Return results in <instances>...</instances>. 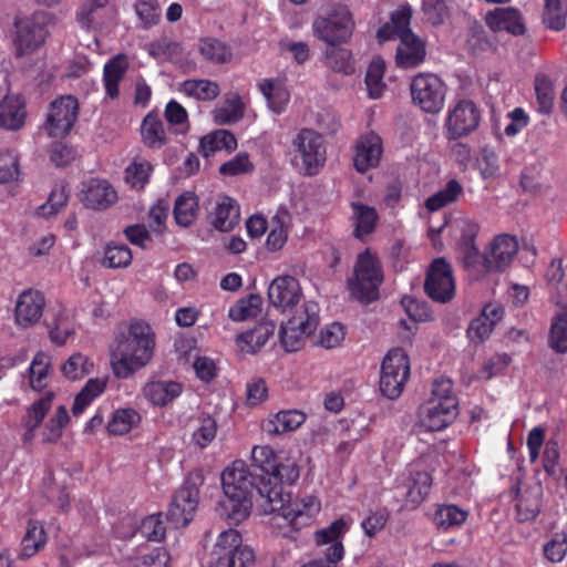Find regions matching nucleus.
<instances>
[{
    "instance_id": "obj_1",
    "label": "nucleus",
    "mask_w": 567,
    "mask_h": 567,
    "mask_svg": "<svg viewBox=\"0 0 567 567\" xmlns=\"http://www.w3.org/2000/svg\"><path fill=\"white\" fill-rule=\"evenodd\" d=\"M154 336L151 327L143 321L131 323L126 333L121 334L111 346V367L118 379H127L144 368L153 357Z\"/></svg>"
},
{
    "instance_id": "obj_2",
    "label": "nucleus",
    "mask_w": 567,
    "mask_h": 567,
    "mask_svg": "<svg viewBox=\"0 0 567 567\" xmlns=\"http://www.w3.org/2000/svg\"><path fill=\"white\" fill-rule=\"evenodd\" d=\"M225 499L220 502L221 515L231 523L245 520L251 512V492L255 478L249 466L241 460L234 461L221 473Z\"/></svg>"
},
{
    "instance_id": "obj_3",
    "label": "nucleus",
    "mask_w": 567,
    "mask_h": 567,
    "mask_svg": "<svg viewBox=\"0 0 567 567\" xmlns=\"http://www.w3.org/2000/svg\"><path fill=\"white\" fill-rule=\"evenodd\" d=\"M384 276L379 258L370 250L359 254L353 266V275L347 281L350 296L370 303L379 298V288Z\"/></svg>"
},
{
    "instance_id": "obj_4",
    "label": "nucleus",
    "mask_w": 567,
    "mask_h": 567,
    "mask_svg": "<svg viewBox=\"0 0 567 567\" xmlns=\"http://www.w3.org/2000/svg\"><path fill=\"white\" fill-rule=\"evenodd\" d=\"M311 30L315 38L328 45L346 43L354 30L353 16L348 6L333 2L312 20Z\"/></svg>"
},
{
    "instance_id": "obj_5",
    "label": "nucleus",
    "mask_w": 567,
    "mask_h": 567,
    "mask_svg": "<svg viewBox=\"0 0 567 567\" xmlns=\"http://www.w3.org/2000/svg\"><path fill=\"white\" fill-rule=\"evenodd\" d=\"M319 324V306L313 301L303 302L289 320L281 326L279 338L286 351H297L305 339L311 336Z\"/></svg>"
},
{
    "instance_id": "obj_6",
    "label": "nucleus",
    "mask_w": 567,
    "mask_h": 567,
    "mask_svg": "<svg viewBox=\"0 0 567 567\" xmlns=\"http://www.w3.org/2000/svg\"><path fill=\"white\" fill-rule=\"evenodd\" d=\"M254 551L241 545V536L236 529L219 534L210 554L209 567H252Z\"/></svg>"
},
{
    "instance_id": "obj_7",
    "label": "nucleus",
    "mask_w": 567,
    "mask_h": 567,
    "mask_svg": "<svg viewBox=\"0 0 567 567\" xmlns=\"http://www.w3.org/2000/svg\"><path fill=\"white\" fill-rule=\"evenodd\" d=\"M252 464L262 472L261 478H274L287 482L288 485L295 483L300 471L297 462L282 454H277L268 445H257L251 451Z\"/></svg>"
},
{
    "instance_id": "obj_8",
    "label": "nucleus",
    "mask_w": 567,
    "mask_h": 567,
    "mask_svg": "<svg viewBox=\"0 0 567 567\" xmlns=\"http://www.w3.org/2000/svg\"><path fill=\"white\" fill-rule=\"evenodd\" d=\"M410 360L406 353L394 348L383 359L380 375V391L388 399L399 398L410 377Z\"/></svg>"
},
{
    "instance_id": "obj_9",
    "label": "nucleus",
    "mask_w": 567,
    "mask_h": 567,
    "mask_svg": "<svg viewBox=\"0 0 567 567\" xmlns=\"http://www.w3.org/2000/svg\"><path fill=\"white\" fill-rule=\"evenodd\" d=\"M296 158L301 161V169L306 175L319 173L326 163V146L322 136L313 130L303 128L292 138Z\"/></svg>"
},
{
    "instance_id": "obj_10",
    "label": "nucleus",
    "mask_w": 567,
    "mask_h": 567,
    "mask_svg": "<svg viewBox=\"0 0 567 567\" xmlns=\"http://www.w3.org/2000/svg\"><path fill=\"white\" fill-rule=\"evenodd\" d=\"M411 96L415 105L426 113H437L445 100V86L433 73H419L411 82Z\"/></svg>"
},
{
    "instance_id": "obj_11",
    "label": "nucleus",
    "mask_w": 567,
    "mask_h": 567,
    "mask_svg": "<svg viewBox=\"0 0 567 567\" xmlns=\"http://www.w3.org/2000/svg\"><path fill=\"white\" fill-rule=\"evenodd\" d=\"M14 27L17 55L30 54L43 44L47 37L45 14L43 12H35L29 17H17Z\"/></svg>"
},
{
    "instance_id": "obj_12",
    "label": "nucleus",
    "mask_w": 567,
    "mask_h": 567,
    "mask_svg": "<svg viewBox=\"0 0 567 567\" xmlns=\"http://www.w3.org/2000/svg\"><path fill=\"white\" fill-rule=\"evenodd\" d=\"M78 115V100L72 95L61 96L50 103L43 130L51 137H64L71 132Z\"/></svg>"
},
{
    "instance_id": "obj_13",
    "label": "nucleus",
    "mask_w": 567,
    "mask_h": 567,
    "mask_svg": "<svg viewBox=\"0 0 567 567\" xmlns=\"http://www.w3.org/2000/svg\"><path fill=\"white\" fill-rule=\"evenodd\" d=\"M424 291L435 302L446 303L455 295V280L451 265L444 258H436L429 267Z\"/></svg>"
},
{
    "instance_id": "obj_14",
    "label": "nucleus",
    "mask_w": 567,
    "mask_h": 567,
    "mask_svg": "<svg viewBox=\"0 0 567 567\" xmlns=\"http://www.w3.org/2000/svg\"><path fill=\"white\" fill-rule=\"evenodd\" d=\"M481 120L477 106L470 100H460L447 113L445 127L450 138H460L475 131Z\"/></svg>"
},
{
    "instance_id": "obj_15",
    "label": "nucleus",
    "mask_w": 567,
    "mask_h": 567,
    "mask_svg": "<svg viewBox=\"0 0 567 567\" xmlns=\"http://www.w3.org/2000/svg\"><path fill=\"white\" fill-rule=\"evenodd\" d=\"M287 482L274 478H261L256 485L260 497V506L266 514L277 513L274 519L284 518L291 501V493L285 486Z\"/></svg>"
},
{
    "instance_id": "obj_16",
    "label": "nucleus",
    "mask_w": 567,
    "mask_h": 567,
    "mask_svg": "<svg viewBox=\"0 0 567 567\" xmlns=\"http://www.w3.org/2000/svg\"><path fill=\"white\" fill-rule=\"evenodd\" d=\"M45 307V298L43 293L37 289H25L17 298L14 306V323L22 328L28 329L35 326Z\"/></svg>"
},
{
    "instance_id": "obj_17",
    "label": "nucleus",
    "mask_w": 567,
    "mask_h": 567,
    "mask_svg": "<svg viewBox=\"0 0 567 567\" xmlns=\"http://www.w3.org/2000/svg\"><path fill=\"white\" fill-rule=\"evenodd\" d=\"M347 530V523L340 518L315 533L316 544L322 548L323 560L337 566V563L343 558L344 548L341 539Z\"/></svg>"
},
{
    "instance_id": "obj_18",
    "label": "nucleus",
    "mask_w": 567,
    "mask_h": 567,
    "mask_svg": "<svg viewBox=\"0 0 567 567\" xmlns=\"http://www.w3.org/2000/svg\"><path fill=\"white\" fill-rule=\"evenodd\" d=\"M517 251L518 241L516 237L506 234L496 236L484 255V266L486 270H505L514 260Z\"/></svg>"
},
{
    "instance_id": "obj_19",
    "label": "nucleus",
    "mask_w": 567,
    "mask_h": 567,
    "mask_svg": "<svg viewBox=\"0 0 567 567\" xmlns=\"http://www.w3.org/2000/svg\"><path fill=\"white\" fill-rule=\"evenodd\" d=\"M457 415V400L449 399L444 403L429 400L420 410L422 426L427 431L445 429Z\"/></svg>"
},
{
    "instance_id": "obj_20",
    "label": "nucleus",
    "mask_w": 567,
    "mask_h": 567,
    "mask_svg": "<svg viewBox=\"0 0 567 567\" xmlns=\"http://www.w3.org/2000/svg\"><path fill=\"white\" fill-rule=\"evenodd\" d=\"M299 281L292 276H281L272 280L268 288L270 303L282 311L292 309L301 300Z\"/></svg>"
},
{
    "instance_id": "obj_21",
    "label": "nucleus",
    "mask_w": 567,
    "mask_h": 567,
    "mask_svg": "<svg viewBox=\"0 0 567 567\" xmlns=\"http://www.w3.org/2000/svg\"><path fill=\"white\" fill-rule=\"evenodd\" d=\"M426 58V43L414 32H405L399 39L395 50V64L401 69H415Z\"/></svg>"
},
{
    "instance_id": "obj_22",
    "label": "nucleus",
    "mask_w": 567,
    "mask_h": 567,
    "mask_svg": "<svg viewBox=\"0 0 567 567\" xmlns=\"http://www.w3.org/2000/svg\"><path fill=\"white\" fill-rule=\"evenodd\" d=\"M383 144L381 137L374 132L362 135L355 144L353 164L359 173L375 168L381 161Z\"/></svg>"
},
{
    "instance_id": "obj_23",
    "label": "nucleus",
    "mask_w": 567,
    "mask_h": 567,
    "mask_svg": "<svg viewBox=\"0 0 567 567\" xmlns=\"http://www.w3.org/2000/svg\"><path fill=\"white\" fill-rule=\"evenodd\" d=\"M81 200L87 208L103 210L116 203L117 193L107 181L92 178L84 184Z\"/></svg>"
},
{
    "instance_id": "obj_24",
    "label": "nucleus",
    "mask_w": 567,
    "mask_h": 567,
    "mask_svg": "<svg viewBox=\"0 0 567 567\" xmlns=\"http://www.w3.org/2000/svg\"><path fill=\"white\" fill-rule=\"evenodd\" d=\"M320 509V501L313 495H307L295 502L290 501L282 519L288 523L292 530H298L310 525Z\"/></svg>"
},
{
    "instance_id": "obj_25",
    "label": "nucleus",
    "mask_w": 567,
    "mask_h": 567,
    "mask_svg": "<svg viewBox=\"0 0 567 567\" xmlns=\"http://www.w3.org/2000/svg\"><path fill=\"white\" fill-rule=\"evenodd\" d=\"M110 0H85L80 7L76 20L86 30L102 28L114 18V10L109 7Z\"/></svg>"
},
{
    "instance_id": "obj_26",
    "label": "nucleus",
    "mask_w": 567,
    "mask_h": 567,
    "mask_svg": "<svg viewBox=\"0 0 567 567\" xmlns=\"http://www.w3.org/2000/svg\"><path fill=\"white\" fill-rule=\"evenodd\" d=\"M307 419L306 413L300 410H282L266 419L261 430L268 436H276L296 431Z\"/></svg>"
},
{
    "instance_id": "obj_27",
    "label": "nucleus",
    "mask_w": 567,
    "mask_h": 567,
    "mask_svg": "<svg viewBox=\"0 0 567 567\" xmlns=\"http://www.w3.org/2000/svg\"><path fill=\"white\" fill-rule=\"evenodd\" d=\"M487 25L495 32L507 31L514 35L525 32L523 18L517 9L514 8H496L485 16Z\"/></svg>"
},
{
    "instance_id": "obj_28",
    "label": "nucleus",
    "mask_w": 567,
    "mask_h": 567,
    "mask_svg": "<svg viewBox=\"0 0 567 567\" xmlns=\"http://www.w3.org/2000/svg\"><path fill=\"white\" fill-rule=\"evenodd\" d=\"M142 392L153 406H166L182 394L183 384L176 381H150Z\"/></svg>"
},
{
    "instance_id": "obj_29",
    "label": "nucleus",
    "mask_w": 567,
    "mask_h": 567,
    "mask_svg": "<svg viewBox=\"0 0 567 567\" xmlns=\"http://www.w3.org/2000/svg\"><path fill=\"white\" fill-rule=\"evenodd\" d=\"M24 101L20 95H6L0 102V125L10 131L20 130L25 121Z\"/></svg>"
},
{
    "instance_id": "obj_30",
    "label": "nucleus",
    "mask_w": 567,
    "mask_h": 567,
    "mask_svg": "<svg viewBox=\"0 0 567 567\" xmlns=\"http://www.w3.org/2000/svg\"><path fill=\"white\" fill-rule=\"evenodd\" d=\"M210 219L214 227L220 231H230L239 220V207L228 196H218Z\"/></svg>"
},
{
    "instance_id": "obj_31",
    "label": "nucleus",
    "mask_w": 567,
    "mask_h": 567,
    "mask_svg": "<svg viewBox=\"0 0 567 567\" xmlns=\"http://www.w3.org/2000/svg\"><path fill=\"white\" fill-rule=\"evenodd\" d=\"M204 483L202 471L194 470L188 473L187 478L181 488L176 492L173 504L184 507L186 513H195L198 505L199 486Z\"/></svg>"
},
{
    "instance_id": "obj_32",
    "label": "nucleus",
    "mask_w": 567,
    "mask_h": 567,
    "mask_svg": "<svg viewBox=\"0 0 567 567\" xmlns=\"http://www.w3.org/2000/svg\"><path fill=\"white\" fill-rule=\"evenodd\" d=\"M432 476L425 471L411 472L405 483V504L411 508L417 507L430 494Z\"/></svg>"
},
{
    "instance_id": "obj_33",
    "label": "nucleus",
    "mask_w": 567,
    "mask_h": 567,
    "mask_svg": "<svg viewBox=\"0 0 567 567\" xmlns=\"http://www.w3.org/2000/svg\"><path fill=\"white\" fill-rule=\"evenodd\" d=\"M275 324L271 321H264L254 329L238 336L237 346L246 353H256L275 332Z\"/></svg>"
},
{
    "instance_id": "obj_34",
    "label": "nucleus",
    "mask_w": 567,
    "mask_h": 567,
    "mask_svg": "<svg viewBox=\"0 0 567 567\" xmlns=\"http://www.w3.org/2000/svg\"><path fill=\"white\" fill-rule=\"evenodd\" d=\"M179 92L198 101H213L219 93V84L208 79H189L179 84Z\"/></svg>"
},
{
    "instance_id": "obj_35",
    "label": "nucleus",
    "mask_w": 567,
    "mask_h": 567,
    "mask_svg": "<svg viewBox=\"0 0 567 567\" xmlns=\"http://www.w3.org/2000/svg\"><path fill=\"white\" fill-rule=\"evenodd\" d=\"M237 147V140L233 133L226 130L214 131L200 138L198 151L208 157L215 152L227 151L231 152Z\"/></svg>"
},
{
    "instance_id": "obj_36",
    "label": "nucleus",
    "mask_w": 567,
    "mask_h": 567,
    "mask_svg": "<svg viewBox=\"0 0 567 567\" xmlns=\"http://www.w3.org/2000/svg\"><path fill=\"white\" fill-rule=\"evenodd\" d=\"M128 68V59L124 54H117L104 65L103 81L106 94L114 99L118 95V84Z\"/></svg>"
},
{
    "instance_id": "obj_37",
    "label": "nucleus",
    "mask_w": 567,
    "mask_h": 567,
    "mask_svg": "<svg viewBox=\"0 0 567 567\" xmlns=\"http://www.w3.org/2000/svg\"><path fill=\"white\" fill-rule=\"evenodd\" d=\"M290 223L291 216L288 210L279 208L271 218V228L266 240L268 250L277 251L285 246L288 238V228Z\"/></svg>"
},
{
    "instance_id": "obj_38",
    "label": "nucleus",
    "mask_w": 567,
    "mask_h": 567,
    "mask_svg": "<svg viewBox=\"0 0 567 567\" xmlns=\"http://www.w3.org/2000/svg\"><path fill=\"white\" fill-rule=\"evenodd\" d=\"M259 90L267 100L268 107L276 114L286 110L290 94L278 81L265 79L259 83Z\"/></svg>"
},
{
    "instance_id": "obj_39",
    "label": "nucleus",
    "mask_w": 567,
    "mask_h": 567,
    "mask_svg": "<svg viewBox=\"0 0 567 567\" xmlns=\"http://www.w3.org/2000/svg\"><path fill=\"white\" fill-rule=\"evenodd\" d=\"M141 136L143 144L153 150L163 147L167 142L164 124L154 114H147L142 121Z\"/></svg>"
},
{
    "instance_id": "obj_40",
    "label": "nucleus",
    "mask_w": 567,
    "mask_h": 567,
    "mask_svg": "<svg viewBox=\"0 0 567 567\" xmlns=\"http://www.w3.org/2000/svg\"><path fill=\"white\" fill-rule=\"evenodd\" d=\"M198 51L204 60L213 64H224L233 58L230 48L223 41L212 37L199 40Z\"/></svg>"
},
{
    "instance_id": "obj_41",
    "label": "nucleus",
    "mask_w": 567,
    "mask_h": 567,
    "mask_svg": "<svg viewBox=\"0 0 567 567\" xmlns=\"http://www.w3.org/2000/svg\"><path fill=\"white\" fill-rule=\"evenodd\" d=\"M54 394L52 392L47 393L40 400L35 401L27 412L24 417V425L27 432L24 433V441L28 442L33 439L34 430L39 427L48 411L52 406Z\"/></svg>"
},
{
    "instance_id": "obj_42",
    "label": "nucleus",
    "mask_w": 567,
    "mask_h": 567,
    "mask_svg": "<svg viewBox=\"0 0 567 567\" xmlns=\"http://www.w3.org/2000/svg\"><path fill=\"white\" fill-rule=\"evenodd\" d=\"M214 122L219 125L230 124L239 121L244 114V103L237 93L226 96L223 105L212 112Z\"/></svg>"
},
{
    "instance_id": "obj_43",
    "label": "nucleus",
    "mask_w": 567,
    "mask_h": 567,
    "mask_svg": "<svg viewBox=\"0 0 567 567\" xmlns=\"http://www.w3.org/2000/svg\"><path fill=\"white\" fill-rule=\"evenodd\" d=\"M351 207L354 220V235L357 238H362L374 229L378 214L373 207L361 203H352Z\"/></svg>"
},
{
    "instance_id": "obj_44",
    "label": "nucleus",
    "mask_w": 567,
    "mask_h": 567,
    "mask_svg": "<svg viewBox=\"0 0 567 567\" xmlns=\"http://www.w3.org/2000/svg\"><path fill=\"white\" fill-rule=\"evenodd\" d=\"M47 536L43 526L37 520H29L27 532L21 540L20 557L23 559L34 556L44 546Z\"/></svg>"
},
{
    "instance_id": "obj_45",
    "label": "nucleus",
    "mask_w": 567,
    "mask_h": 567,
    "mask_svg": "<svg viewBox=\"0 0 567 567\" xmlns=\"http://www.w3.org/2000/svg\"><path fill=\"white\" fill-rule=\"evenodd\" d=\"M105 378L90 379L74 399L72 413L80 415L94 399L100 396L106 389Z\"/></svg>"
},
{
    "instance_id": "obj_46",
    "label": "nucleus",
    "mask_w": 567,
    "mask_h": 567,
    "mask_svg": "<svg viewBox=\"0 0 567 567\" xmlns=\"http://www.w3.org/2000/svg\"><path fill=\"white\" fill-rule=\"evenodd\" d=\"M133 259L132 250L124 244L110 243L104 247L100 264L104 268H126Z\"/></svg>"
},
{
    "instance_id": "obj_47",
    "label": "nucleus",
    "mask_w": 567,
    "mask_h": 567,
    "mask_svg": "<svg viewBox=\"0 0 567 567\" xmlns=\"http://www.w3.org/2000/svg\"><path fill=\"white\" fill-rule=\"evenodd\" d=\"M542 505V486L535 485L520 496L516 504L517 516L520 522L534 519Z\"/></svg>"
},
{
    "instance_id": "obj_48",
    "label": "nucleus",
    "mask_w": 567,
    "mask_h": 567,
    "mask_svg": "<svg viewBox=\"0 0 567 567\" xmlns=\"http://www.w3.org/2000/svg\"><path fill=\"white\" fill-rule=\"evenodd\" d=\"M534 87L538 111L543 114H549L556 99L553 80L546 74H538L535 78Z\"/></svg>"
},
{
    "instance_id": "obj_49",
    "label": "nucleus",
    "mask_w": 567,
    "mask_h": 567,
    "mask_svg": "<svg viewBox=\"0 0 567 567\" xmlns=\"http://www.w3.org/2000/svg\"><path fill=\"white\" fill-rule=\"evenodd\" d=\"M141 422L140 413L132 409H118L113 412L107 424V430L113 435H124Z\"/></svg>"
},
{
    "instance_id": "obj_50",
    "label": "nucleus",
    "mask_w": 567,
    "mask_h": 567,
    "mask_svg": "<svg viewBox=\"0 0 567 567\" xmlns=\"http://www.w3.org/2000/svg\"><path fill=\"white\" fill-rule=\"evenodd\" d=\"M262 310V299L258 295H250L239 299L229 308L228 317L233 321H246L257 318Z\"/></svg>"
},
{
    "instance_id": "obj_51",
    "label": "nucleus",
    "mask_w": 567,
    "mask_h": 567,
    "mask_svg": "<svg viewBox=\"0 0 567 567\" xmlns=\"http://www.w3.org/2000/svg\"><path fill=\"white\" fill-rule=\"evenodd\" d=\"M462 193V185L456 179H450L444 188L440 189L425 200V207L430 212H436L456 202Z\"/></svg>"
},
{
    "instance_id": "obj_52",
    "label": "nucleus",
    "mask_w": 567,
    "mask_h": 567,
    "mask_svg": "<svg viewBox=\"0 0 567 567\" xmlns=\"http://www.w3.org/2000/svg\"><path fill=\"white\" fill-rule=\"evenodd\" d=\"M468 513L456 505H440L434 514V523L441 529H450L461 526L467 518Z\"/></svg>"
},
{
    "instance_id": "obj_53",
    "label": "nucleus",
    "mask_w": 567,
    "mask_h": 567,
    "mask_svg": "<svg viewBox=\"0 0 567 567\" xmlns=\"http://www.w3.org/2000/svg\"><path fill=\"white\" fill-rule=\"evenodd\" d=\"M567 18V0H545L543 12L544 24L559 31L565 28Z\"/></svg>"
},
{
    "instance_id": "obj_54",
    "label": "nucleus",
    "mask_w": 567,
    "mask_h": 567,
    "mask_svg": "<svg viewBox=\"0 0 567 567\" xmlns=\"http://www.w3.org/2000/svg\"><path fill=\"white\" fill-rule=\"evenodd\" d=\"M197 199L192 193H185L178 196L175 202L174 215L178 225L187 227L193 224L196 218Z\"/></svg>"
},
{
    "instance_id": "obj_55",
    "label": "nucleus",
    "mask_w": 567,
    "mask_h": 567,
    "mask_svg": "<svg viewBox=\"0 0 567 567\" xmlns=\"http://www.w3.org/2000/svg\"><path fill=\"white\" fill-rule=\"evenodd\" d=\"M152 172V165L148 161L136 157L125 168V182L135 189H142L148 182Z\"/></svg>"
},
{
    "instance_id": "obj_56",
    "label": "nucleus",
    "mask_w": 567,
    "mask_h": 567,
    "mask_svg": "<svg viewBox=\"0 0 567 567\" xmlns=\"http://www.w3.org/2000/svg\"><path fill=\"white\" fill-rule=\"evenodd\" d=\"M324 61L328 68L334 72L351 74L354 72L352 54L344 48H331L324 53Z\"/></svg>"
},
{
    "instance_id": "obj_57",
    "label": "nucleus",
    "mask_w": 567,
    "mask_h": 567,
    "mask_svg": "<svg viewBox=\"0 0 567 567\" xmlns=\"http://www.w3.org/2000/svg\"><path fill=\"white\" fill-rule=\"evenodd\" d=\"M94 364L89 357L73 353L62 365V373L69 380L83 379L93 371Z\"/></svg>"
},
{
    "instance_id": "obj_58",
    "label": "nucleus",
    "mask_w": 567,
    "mask_h": 567,
    "mask_svg": "<svg viewBox=\"0 0 567 567\" xmlns=\"http://www.w3.org/2000/svg\"><path fill=\"white\" fill-rule=\"evenodd\" d=\"M49 358L44 354H37L29 368L30 385L33 390L40 391L44 389L49 381Z\"/></svg>"
},
{
    "instance_id": "obj_59",
    "label": "nucleus",
    "mask_w": 567,
    "mask_h": 567,
    "mask_svg": "<svg viewBox=\"0 0 567 567\" xmlns=\"http://www.w3.org/2000/svg\"><path fill=\"white\" fill-rule=\"evenodd\" d=\"M422 11L426 21L433 25L443 24L451 14L447 0H423Z\"/></svg>"
},
{
    "instance_id": "obj_60",
    "label": "nucleus",
    "mask_w": 567,
    "mask_h": 567,
    "mask_svg": "<svg viewBox=\"0 0 567 567\" xmlns=\"http://www.w3.org/2000/svg\"><path fill=\"white\" fill-rule=\"evenodd\" d=\"M384 63L381 60H373L368 68L365 74V84L368 87L369 96L371 99H379L382 95L384 83Z\"/></svg>"
},
{
    "instance_id": "obj_61",
    "label": "nucleus",
    "mask_w": 567,
    "mask_h": 567,
    "mask_svg": "<svg viewBox=\"0 0 567 567\" xmlns=\"http://www.w3.org/2000/svg\"><path fill=\"white\" fill-rule=\"evenodd\" d=\"M549 347L558 353L567 352V313L556 316L549 333Z\"/></svg>"
},
{
    "instance_id": "obj_62",
    "label": "nucleus",
    "mask_w": 567,
    "mask_h": 567,
    "mask_svg": "<svg viewBox=\"0 0 567 567\" xmlns=\"http://www.w3.org/2000/svg\"><path fill=\"white\" fill-rule=\"evenodd\" d=\"M135 12L143 28L148 29L161 19V7L157 0H136Z\"/></svg>"
},
{
    "instance_id": "obj_63",
    "label": "nucleus",
    "mask_w": 567,
    "mask_h": 567,
    "mask_svg": "<svg viewBox=\"0 0 567 567\" xmlns=\"http://www.w3.org/2000/svg\"><path fill=\"white\" fill-rule=\"evenodd\" d=\"M69 195L63 185H55L47 203L38 208V215L50 217L59 213L68 203Z\"/></svg>"
},
{
    "instance_id": "obj_64",
    "label": "nucleus",
    "mask_w": 567,
    "mask_h": 567,
    "mask_svg": "<svg viewBox=\"0 0 567 567\" xmlns=\"http://www.w3.org/2000/svg\"><path fill=\"white\" fill-rule=\"evenodd\" d=\"M216 433V421L212 416L205 415L199 419V424L193 433V441L197 446L204 449L214 441Z\"/></svg>"
}]
</instances>
